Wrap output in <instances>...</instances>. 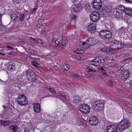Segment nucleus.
Instances as JSON below:
<instances>
[{
    "label": "nucleus",
    "instance_id": "nucleus-1",
    "mask_svg": "<svg viewBox=\"0 0 132 132\" xmlns=\"http://www.w3.org/2000/svg\"><path fill=\"white\" fill-rule=\"evenodd\" d=\"M130 125L129 121L124 120L121 121L117 125V127L120 131H122L127 128Z\"/></svg>",
    "mask_w": 132,
    "mask_h": 132
},
{
    "label": "nucleus",
    "instance_id": "nucleus-2",
    "mask_svg": "<svg viewBox=\"0 0 132 132\" xmlns=\"http://www.w3.org/2000/svg\"><path fill=\"white\" fill-rule=\"evenodd\" d=\"M130 125L129 121L124 120L121 121L117 125V127L120 131H122L127 128Z\"/></svg>",
    "mask_w": 132,
    "mask_h": 132
},
{
    "label": "nucleus",
    "instance_id": "nucleus-3",
    "mask_svg": "<svg viewBox=\"0 0 132 132\" xmlns=\"http://www.w3.org/2000/svg\"><path fill=\"white\" fill-rule=\"evenodd\" d=\"M110 45V48L114 50L121 49L125 46L123 43L116 40L112 42Z\"/></svg>",
    "mask_w": 132,
    "mask_h": 132
},
{
    "label": "nucleus",
    "instance_id": "nucleus-4",
    "mask_svg": "<svg viewBox=\"0 0 132 132\" xmlns=\"http://www.w3.org/2000/svg\"><path fill=\"white\" fill-rule=\"evenodd\" d=\"M26 75L27 78L29 81H35L36 80V73L33 70L29 69L26 72Z\"/></svg>",
    "mask_w": 132,
    "mask_h": 132
},
{
    "label": "nucleus",
    "instance_id": "nucleus-5",
    "mask_svg": "<svg viewBox=\"0 0 132 132\" xmlns=\"http://www.w3.org/2000/svg\"><path fill=\"white\" fill-rule=\"evenodd\" d=\"M95 105L93 106V109L96 112L102 110L104 108V104L102 101H97L95 102Z\"/></svg>",
    "mask_w": 132,
    "mask_h": 132
},
{
    "label": "nucleus",
    "instance_id": "nucleus-6",
    "mask_svg": "<svg viewBox=\"0 0 132 132\" xmlns=\"http://www.w3.org/2000/svg\"><path fill=\"white\" fill-rule=\"evenodd\" d=\"M99 36L101 38L104 40L110 39L112 36L111 32L108 30H103L99 32Z\"/></svg>",
    "mask_w": 132,
    "mask_h": 132
},
{
    "label": "nucleus",
    "instance_id": "nucleus-7",
    "mask_svg": "<svg viewBox=\"0 0 132 132\" xmlns=\"http://www.w3.org/2000/svg\"><path fill=\"white\" fill-rule=\"evenodd\" d=\"M17 103L21 106H24L28 104L26 97L24 95H19L18 98Z\"/></svg>",
    "mask_w": 132,
    "mask_h": 132
},
{
    "label": "nucleus",
    "instance_id": "nucleus-8",
    "mask_svg": "<svg viewBox=\"0 0 132 132\" xmlns=\"http://www.w3.org/2000/svg\"><path fill=\"white\" fill-rule=\"evenodd\" d=\"M79 109L83 113H87L90 111V108L87 104H82L79 106Z\"/></svg>",
    "mask_w": 132,
    "mask_h": 132
},
{
    "label": "nucleus",
    "instance_id": "nucleus-9",
    "mask_svg": "<svg viewBox=\"0 0 132 132\" xmlns=\"http://www.w3.org/2000/svg\"><path fill=\"white\" fill-rule=\"evenodd\" d=\"M102 1L101 0H94L93 2V7L97 10H99L102 7Z\"/></svg>",
    "mask_w": 132,
    "mask_h": 132
},
{
    "label": "nucleus",
    "instance_id": "nucleus-10",
    "mask_svg": "<svg viewBox=\"0 0 132 132\" xmlns=\"http://www.w3.org/2000/svg\"><path fill=\"white\" fill-rule=\"evenodd\" d=\"M120 78L123 81L126 80L129 78L130 75V72L128 70H126L121 72Z\"/></svg>",
    "mask_w": 132,
    "mask_h": 132
},
{
    "label": "nucleus",
    "instance_id": "nucleus-11",
    "mask_svg": "<svg viewBox=\"0 0 132 132\" xmlns=\"http://www.w3.org/2000/svg\"><path fill=\"white\" fill-rule=\"evenodd\" d=\"M98 12L95 11L93 12L90 15V18L91 20L93 22L96 21L99 18Z\"/></svg>",
    "mask_w": 132,
    "mask_h": 132
},
{
    "label": "nucleus",
    "instance_id": "nucleus-12",
    "mask_svg": "<svg viewBox=\"0 0 132 132\" xmlns=\"http://www.w3.org/2000/svg\"><path fill=\"white\" fill-rule=\"evenodd\" d=\"M19 12L16 11H14L11 12V17L14 22H16L19 19Z\"/></svg>",
    "mask_w": 132,
    "mask_h": 132
},
{
    "label": "nucleus",
    "instance_id": "nucleus-13",
    "mask_svg": "<svg viewBox=\"0 0 132 132\" xmlns=\"http://www.w3.org/2000/svg\"><path fill=\"white\" fill-rule=\"evenodd\" d=\"M117 127L115 125H110L106 129V132H118Z\"/></svg>",
    "mask_w": 132,
    "mask_h": 132
},
{
    "label": "nucleus",
    "instance_id": "nucleus-14",
    "mask_svg": "<svg viewBox=\"0 0 132 132\" xmlns=\"http://www.w3.org/2000/svg\"><path fill=\"white\" fill-rule=\"evenodd\" d=\"M98 118L96 117L92 116L89 119V122L91 125L95 126L97 125L98 122Z\"/></svg>",
    "mask_w": 132,
    "mask_h": 132
},
{
    "label": "nucleus",
    "instance_id": "nucleus-15",
    "mask_svg": "<svg viewBox=\"0 0 132 132\" xmlns=\"http://www.w3.org/2000/svg\"><path fill=\"white\" fill-rule=\"evenodd\" d=\"M58 97L60 99H62V100L64 102L63 99H65L67 100H68L70 97L69 96L67 95V93L64 92H58Z\"/></svg>",
    "mask_w": 132,
    "mask_h": 132
},
{
    "label": "nucleus",
    "instance_id": "nucleus-16",
    "mask_svg": "<svg viewBox=\"0 0 132 132\" xmlns=\"http://www.w3.org/2000/svg\"><path fill=\"white\" fill-rule=\"evenodd\" d=\"M62 39V44L61 43H60V42H58V46L59 47H61L62 48H64L65 46L68 43L67 39L65 37H63L61 38Z\"/></svg>",
    "mask_w": 132,
    "mask_h": 132
},
{
    "label": "nucleus",
    "instance_id": "nucleus-17",
    "mask_svg": "<svg viewBox=\"0 0 132 132\" xmlns=\"http://www.w3.org/2000/svg\"><path fill=\"white\" fill-rule=\"evenodd\" d=\"M82 7L80 4H75L73 7V9L75 12L77 13L80 12L82 10Z\"/></svg>",
    "mask_w": 132,
    "mask_h": 132
},
{
    "label": "nucleus",
    "instance_id": "nucleus-18",
    "mask_svg": "<svg viewBox=\"0 0 132 132\" xmlns=\"http://www.w3.org/2000/svg\"><path fill=\"white\" fill-rule=\"evenodd\" d=\"M96 26L95 24L91 23L88 26V30L90 32L94 33L96 31Z\"/></svg>",
    "mask_w": 132,
    "mask_h": 132
},
{
    "label": "nucleus",
    "instance_id": "nucleus-19",
    "mask_svg": "<svg viewBox=\"0 0 132 132\" xmlns=\"http://www.w3.org/2000/svg\"><path fill=\"white\" fill-rule=\"evenodd\" d=\"M34 110L35 112L37 113H39L41 111V106L39 103H35L34 104Z\"/></svg>",
    "mask_w": 132,
    "mask_h": 132
},
{
    "label": "nucleus",
    "instance_id": "nucleus-20",
    "mask_svg": "<svg viewBox=\"0 0 132 132\" xmlns=\"http://www.w3.org/2000/svg\"><path fill=\"white\" fill-rule=\"evenodd\" d=\"M8 65V69L10 71H12L15 69V64L14 63L12 62H10Z\"/></svg>",
    "mask_w": 132,
    "mask_h": 132
},
{
    "label": "nucleus",
    "instance_id": "nucleus-21",
    "mask_svg": "<svg viewBox=\"0 0 132 132\" xmlns=\"http://www.w3.org/2000/svg\"><path fill=\"white\" fill-rule=\"evenodd\" d=\"M9 129L13 132H16L18 129V127L16 125H12L8 127Z\"/></svg>",
    "mask_w": 132,
    "mask_h": 132
},
{
    "label": "nucleus",
    "instance_id": "nucleus-22",
    "mask_svg": "<svg viewBox=\"0 0 132 132\" xmlns=\"http://www.w3.org/2000/svg\"><path fill=\"white\" fill-rule=\"evenodd\" d=\"M81 100V98L78 95L75 96L73 97V101L74 103H79Z\"/></svg>",
    "mask_w": 132,
    "mask_h": 132
},
{
    "label": "nucleus",
    "instance_id": "nucleus-23",
    "mask_svg": "<svg viewBox=\"0 0 132 132\" xmlns=\"http://www.w3.org/2000/svg\"><path fill=\"white\" fill-rule=\"evenodd\" d=\"M32 64L34 66L37 70L39 71H41V68L40 67V65L36 61H32L31 62Z\"/></svg>",
    "mask_w": 132,
    "mask_h": 132
},
{
    "label": "nucleus",
    "instance_id": "nucleus-24",
    "mask_svg": "<svg viewBox=\"0 0 132 132\" xmlns=\"http://www.w3.org/2000/svg\"><path fill=\"white\" fill-rule=\"evenodd\" d=\"M125 13L128 16L132 15V9L130 8H126Z\"/></svg>",
    "mask_w": 132,
    "mask_h": 132
},
{
    "label": "nucleus",
    "instance_id": "nucleus-25",
    "mask_svg": "<svg viewBox=\"0 0 132 132\" xmlns=\"http://www.w3.org/2000/svg\"><path fill=\"white\" fill-rule=\"evenodd\" d=\"M116 9L117 10H118V11L119 10L122 11H123L125 12L126 8H125V6L122 5H121L119 6H117L116 7Z\"/></svg>",
    "mask_w": 132,
    "mask_h": 132
},
{
    "label": "nucleus",
    "instance_id": "nucleus-26",
    "mask_svg": "<svg viewBox=\"0 0 132 132\" xmlns=\"http://www.w3.org/2000/svg\"><path fill=\"white\" fill-rule=\"evenodd\" d=\"M59 65L62 68V69H64V70H68L69 68V65L68 64H66L64 63L62 64L61 67L60 65Z\"/></svg>",
    "mask_w": 132,
    "mask_h": 132
},
{
    "label": "nucleus",
    "instance_id": "nucleus-27",
    "mask_svg": "<svg viewBox=\"0 0 132 132\" xmlns=\"http://www.w3.org/2000/svg\"><path fill=\"white\" fill-rule=\"evenodd\" d=\"M114 50L110 48H107L106 52L109 54L110 55L114 53Z\"/></svg>",
    "mask_w": 132,
    "mask_h": 132
},
{
    "label": "nucleus",
    "instance_id": "nucleus-28",
    "mask_svg": "<svg viewBox=\"0 0 132 132\" xmlns=\"http://www.w3.org/2000/svg\"><path fill=\"white\" fill-rule=\"evenodd\" d=\"M9 121H4L2 120H0V125L3 126H7L9 124Z\"/></svg>",
    "mask_w": 132,
    "mask_h": 132
},
{
    "label": "nucleus",
    "instance_id": "nucleus-29",
    "mask_svg": "<svg viewBox=\"0 0 132 132\" xmlns=\"http://www.w3.org/2000/svg\"><path fill=\"white\" fill-rule=\"evenodd\" d=\"M86 44L89 45H92V38H88L86 41Z\"/></svg>",
    "mask_w": 132,
    "mask_h": 132
},
{
    "label": "nucleus",
    "instance_id": "nucleus-30",
    "mask_svg": "<svg viewBox=\"0 0 132 132\" xmlns=\"http://www.w3.org/2000/svg\"><path fill=\"white\" fill-rule=\"evenodd\" d=\"M86 70L88 72H94L95 71L92 67L91 66L87 67L86 68Z\"/></svg>",
    "mask_w": 132,
    "mask_h": 132
},
{
    "label": "nucleus",
    "instance_id": "nucleus-31",
    "mask_svg": "<svg viewBox=\"0 0 132 132\" xmlns=\"http://www.w3.org/2000/svg\"><path fill=\"white\" fill-rule=\"evenodd\" d=\"M19 20L22 21L24 18L25 15L23 14H19Z\"/></svg>",
    "mask_w": 132,
    "mask_h": 132
},
{
    "label": "nucleus",
    "instance_id": "nucleus-32",
    "mask_svg": "<svg viewBox=\"0 0 132 132\" xmlns=\"http://www.w3.org/2000/svg\"><path fill=\"white\" fill-rule=\"evenodd\" d=\"M6 26H4L2 24V22L1 23H0V30H6Z\"/></svg>",
    "mask_w": 132,
    "mask_h": 132
},
{
    "label": "nucleus",
    "instance_id": "nucleus-33",
    "mask_svg": "<svg viewBox=\"0 0 132 132\" xmlns=\"http://www.w3.org/2000/svg\"><path fill=\"white\" fill-rule=\"evenodd\" d=\"M28 52L29 53H31L32 54H34L36 55H38V54L37 52L34 50H29L28 51Z\"/></svg>",
    "mask_w": 132,
    "mask_h": 132
},
{
    "label": "nucleus",
    "instance_id": "nucleus-34",
    "mask_svg": "<svg viewBox=\"0 0 132 132\" xmlns=\"http://www.w3.org/2000/svg\"><path fill=\"white\" fill-rule=\"evenodd\" d=\"M91 62H99V57H96V58L92 60L91 61ZM101 60H100L99 62H101Z\"/></svg>",
    "mask_w": 132,
    "mask_h": 132
},
{
    "label": "nucleus",
    "instance_id": "nucleus-35",
    "mask_svg": "<svg viewBox=\"0 0 132 132\" xmlns=\"http://www.w3.org/2000/svg\"><path fill=\"white\" fill-rule=\"evenodd\" d=\"M46 89L47 90H49L50 92H52L54 94L55 93V89L54 88H50V87H46Z\"/></svg>",
    "mask_w": 132,
    "mask_h": 132
},
{
    "label": "nucleus",
    "instance_id": "nucleus-36",
    "mask_svg": "<svg viewBox=\"0 0 132 132\" xmlns=\"http://www.w3.org/2000/svg\"><path fill=\"white\" fill-rule=\"evenodd\" d=\"M31 38L34 40L35 41L36 43L39 44V43L40 42V40H41V39H38L36 38H35L32 37H31Z\"/></svg>",
    "mask_w": 132,
    "mask_h": 132
},
{
    "label": "nucleus",
    "instance_id": "nucleus-37",
    "mask_svg": "<svg viewBox=\"0 0 132 132\" xmlns=\"http://www.w3.org/2000/svg\"><path fill=\"white\" fill-rule=\"evenodd\" d=\"M77 53L78 54H83L84 52V51L82 50H78L76 51Z\"/></svg>",
    "mask_w": 132,
    "mask_h": 132
},
{
    "label": "nucleus",
    "instance_id": "nucleus-38",
    "mask_svg": "<svg viewBox=\"0 0 132 132\" xmlns=\"http://www.w3.org/2000/svg\"><path fill=\"white\" fill-rule=\"evenodd\" d=\"M108 85L110 87H111L113 86V84L111 80H110L108 81Z\"/></svg>",
    "mask_w": 132,
    "mask_h": 132
},
{
    "label": "nucleus",
    "instance_id": "nucleus-39",
    "mask_svg": "<svg viewBox=\"0 0 132 132\" xmlns=\"http://www.w3.org/2000/svg\"><path fill=\"white\" fill-rule=\"evenodd\" d=\"M43 25V24L38 23L35 27L36 28H40Z\"/></svg>",
    "mask_w": 132,
    "mask_h": 132
},
{
    "label": "nucleus",
    "instance_id": "nucleus-40",
    "mask_svg": "<svg viewBox=\"0 0 132 132\" xmlns=\"http://www.w3.org/2000/svg\"><path fill=\"white\" fill-rule=\"evenodd\" d=\"M77 16L76 15H74L71 19L72 21L73 20L74 21H75L77 19Z\"/></svg>",
    "mask_w": 132,
    "mask_h": 132
},
{
    "label": "nucleus",
    "instance_id": "nucleus-41",
    "mask_svg": "<svg viewBox=\"0 0 132 132\" xmlns=\"http://www.w3.org/2000/svg\"><path fill=\"white\" fill-rule=\"evenodd\" d=\"M132 59V57H128L127 58H125L123 59L122 60V61L123 62H125L126 61L129 60L130 59Z\"/></svg>",
    "mask_w": 132,
    "mask_h": 132
},
{
    "label": "nucleus",
    "instance_id": "nucleus-42",
    "mask_svg": "<svg viewBox=\"0 0 132 132\" xmlns=\"http://www.w3.org/2000/svg\"><path fill=\"white\" fill-rule=\"evenodd\" d=\"M104 67L103 66L101 67H100L98 68V69L99 70H104Z\"/></svg>",
    "mask_w": 132,
    "mask_h": 132
},
{
    "label": "nucleus",
    "instance_id": "nucleus-43",
    "mask_svg": "<svg viewBox=\"0 0 132 132\" xmlns=\"http://www.w3.org/2000/svg\"><path fill=\"white\" fill-rule=\"evenodd\" d=\"M16 53L15 52H12L11 53H9L8 54L9 55H16Z\"/></svg>",
    "mask_w": 132,
    "mask_h": 132
},
{
    "label": "nucleus",
    "instance_id": "nucleus-44",
    "mask_svg": "<svg viewBox=\"0 0 132 132\" xmlns=\"http://www.w3.org/2000/svg\"><path fill=\"white\" fill-rule=\"evenodd\" d=\"M20 0H13V2L15 4H18L19 3Z\"/></svg>",
    "mask_w": 132,
    "mask_h": 132
},
{
    "label": "nucleus",
    "instance_id": "nucleus-45",
    "mask_svg": "<svg viewBox=\"0 0 132 132\" xmlns=\"http://www.w3.org/2000/svg\"><path fill=\"white\" fill-rule=\"evenodd\" d=\"M57 42H58L57 40L56 41L53 43V45L56 47L58 46V44L56 43Z\"/></svg>",
    "mask_w": 132,
    "mask_h": 132
},
{
    "label": "nucleus",
    "instance_id": "nucleus-46",
    "mask_svg": "<svg viewBox=\"0 0 132 132\" xmlns=\"http://www.w3.org/2000/svg\"><path fill=\"white\" fill-rule=\"evenodd\" d=\"M102 73L103 75L104 76H108V75L107 73L106 72H102Z\"/></svg>",
    "mask_w": 132,
    "mask_h": 132
},
{
    "label": "nucleus",
    "instance_id": "nucleus-47",
    "mask_svg": "<svg viewBox=\"0 0 132 132\" xmlns=\"http://www.w3.org/2000/svg\"><path fill=\"white\" fill-rule=\"evenodd\" d=\"M37 9V8H34L33 9H32L30 12L31 13H32L33 12H34V11L36 10Z\"/></svg>",
    "mask_w": 132,
    "mask_h": 132
},
{
    "label": "nucleus",
    "instance_id": "nucleus-48",
    "mask_svg": "<svg viewBox=\"0 0 132 132\" xmlns=\"http://www.w3.org/2000/svg\"><path fill=\"white\" fill-rule=\"evenodd\" d=\"M61 81L63 82H65L66 81V79L65 78H63L61 79Z\"/></svg>",
    "mask_w": 132,
    "mask_h": 132
},
{
    "label": "nucleus",
    "instance_id": "nucleus-49",
    "mask_svg": "<svg viewBox=\"0 0 132 132\" xmlns=\"http://www.w3.org/2000/svg\"><path fill=\"white\" fill-rule=\"evenodd\" d=\"M3 15L0 13V23H2V17Z\"/></svg>",
    "mask_w": 132,
    "mask_h": 132
},
{
    "label": "nucleus",
    "instance_id": "nucleus-50",
    "mask_svg": "<svg viewBox=\"0 0 132 132\" xmlns=\"http://www.w3.org/2000/svg\"><path fill=\"white\" fill-rule=\"evenodd\" d=\"M107 50V48H106L105 47H104L102 48V50L103 51H106V52Z\"/></svg>",
    "mask_w": 132,
    "mask_h": 132
},
{
    "label": "nucleus",
    "instance_id": "nucleus-51",
    "mask_svg": "<svg viewBox=\"0 0 132 132\" xmlns=\"http://www.w3.org/2000/svg\"><path fill=\"white\" fill-rule=\"evenodd\" d=\"M45 43L44 42H43L42 40H40V42L39 44H42V45H44V44Z\"/></svg>",
    "mask_w": 132,
    "mask_h": 132
},
{
    "label": "nucleus",
    "instance_id": "nucleus-52",
    "mask_svg": "<svg viewBox=\"0 0 132 132\" xmlns=\"http://www.w3.org/2000/svg\"><path fill=\"white\" fill-rule=\"evenodd\" d=\"M29 131V129H24V132H30Z\"/></svg>",
    "mask_w": 132,
    "mask_h": 132
},
{
    "label": "nucleus",
    "instance_id": "nucleus-53",
    "mask_svg": "<svg viewBox=\"0 0 132 132\" xmlns=\"http://www.w3.org/2000/svg\"><path fill=\"white\" fill-rule=\"evenodd\" d=\"M74 77L75 78H77L78 77H79L80 76L79 75L75 74L74 75Z\"/></svg>",
    "mask_w": 132,
    "mask_h": 132
},
{
    "label": "nucleus",
    "instance_id": "nucleus-54",
    "mask_svg": "<svg viewBox=\"0 0 132 132\" xmlns=\"http://www.w3.org/2000/svg\"><path fill=\"white\" fill-rule=\"evenodd\" d=\"M121 29L122 30L121 31H122L124 30V28L123 27H121V28H120L119 29V30H121Z\"/></svg>",
    "mask_w": 132,
    "mask_h": 132
},
{
    "label": "nucleus",
    "instance_id": "nucleus-55",
    "mask_svg": "<svg viewBox=\"0 0 132 132\" xmlns=\"http://www.w3.org/2000/svg\"><path fill=\"white\" fill-rule=\"evenodd\" d=\"M72 57L74 59H76L77 58V56H75V55H72Z\"/></svg>",
    "mask_w": 132,
    "mask_h": 132
},
{
    "label": "nucleus",
    "instance_id": "nucleus-56",
    "mask_svg": "<svg viewBox=\"0 0 132 132\" xmlns=\"http://www.w3.org/2000/svg\"><path fill=\"white\" fill-rule=\"evenodd\" d=\"M7 47L8 48H9L11 50H12L13 49V48L11 46H7Z\"/></svg>",
    "mask_w": 132,
    "mask_h": 132
},
{
    "label": "nucleus",
    "instance_id": "nucleus-57",
    "mask_svg": "<svg viewBox=\"0 0 132 132\" xmlns=\"http://www.w3.org/2000/svg\"><path fill=\"white\" fill-rule=\"evenodd\" d=\"M126 2H128V3H130V2H132V1L130 0H126Z\"/></svg>",
    "mask_w": 132,
    "mask_h": 132
},
{
    "label": "nucleus",
    "instance_id": "nucleus-58",
    "mask_svg": "<svg viewBox=\"0 0 132 132\" xmlns=\"http://www.w3.org/2000/svg\"><path fill=\"white\" fill-rule=\"evenodd\" d=\"M124 68L123 67H121L120 69V70L121 71H122L123 70Z\"/></svg>",
    "mask_w": 132,
    "mask_h": 132
},
{
    "label": "nucleus",
    "instance_id": "nucleus-59",
    "mask_svg": "<svg viewBox=\"0 0 132 132\" xmlns=\"http://www.w3.org/2000/svg\"><path fill=\"white\" fill-rule=\"evenodd\" d=\"M130 85L131 88L132 89V81L130 83Z\"/></svg>",
    "mask_w": 132,
    "mask_h": 132
},
{
    "label": "nucleus",
    "instance_id": "nucleus-60",
    "mask_svg": "<svg viewBox=\"0 0 132 132\" xmlns=\"http://www.w3.org/2000/svg\"><path fill=\"white\" fill-rule=\"evenodd\" d=\"M86 44V42H84L82 43V45H85Z\"/></svg>",
    "mask_w": 132,
    "mask_h": 132
},
{
    "label": "nucleus",
    "instance_id": "nucleus-61",
    "mask_svg": "<svg viewBox=\"0 0 132 132\" xmlns=\"http://www.w3.org/2000/svg\"><path fill=\"white\" fill-rule=\"evenodd\" d=\"M76 59H77L78 60H79L80 59V58L79 57H78L77 56V58Z\"/></svg>",
    "mask_w": 132,
    "mask_h": 132
},
{
    "label": "nucleus",
    "instance_id": "nucleus-62",
    "mask_svg": "<svg viewBox=\"0 0 132 132\" xmlns=\"http://www.w3.org/2000/svg\"><path fill=\"white\" fill-rule=\"evenodd\" d=\"M2 55H5V53H3V54L2 53Z\"/></svg>",
    "mask_w": 132,
    "mask_h": 132
},
{
    "label": "nucleus",
    "instance_id": "nucleus-63",
    "mask_svg": "<svg viewBox=\"0 0 132 132\" xmlns=\"http://www.w3.org/2000/svg\"><path fill=\"white\" fill-rule=\"evenodd\" d=\"M3 106L4 108V109H5V106L4 105H3Z\"/></svg>",
    "mask_w": 132,
    "mask_h": 132
},
{
    "label": "nucleus",
    "instance_id": "nucleus-64",
    "mask_svg": "<svg viewBox=\"0 0 132 132\" xmlns=\"http://www.w3.org/2000/svg\"><path fill=\"white\" fill-rule=\"evenodd\" d=\"M2 53L0 52V55H2Z\"/></svg>",
    "mask_w": 132,
    "mask_h": 132
}]
</instances>
